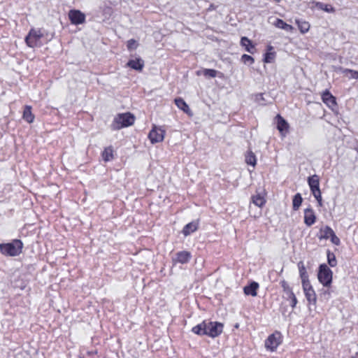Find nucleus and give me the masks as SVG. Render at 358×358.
Listing matches in <instances>:
<instances>
[{"mask_svg": "<svg viewBox=\"0 0 358 358\" xmlns=\"http://www.w3.org/2000/svg\"><path fill=\"white\" fill-rule=\"evenodd\" d=\"M198 229V222H192L187 224H186L183 229H182V234L185 236H187L192 233L196 231Z\"/></svg>", "mask_w": 358, "mask_h": 358, "instance_id": "19", "label": "nucleus"}, {"mask_svg": "<svg viewBox=\"0 0 358 358\" xmlns=\"http://www.w3.org/2000/svg\"><path fill=\"white\" fill-rule=\"evenodd\" d=\"M333 229L329 226H325L320 229V239H328L330 238L331 235L334 234Z\"/></svg>", "mask_w": 358, "mask_h": 358, "instance_id": "24", "label": "nucleus"}, {"mask_svg": "<svg viewBox=\"0 0 358 358\" xmlns=\"http://www.w3.org/2000/svg\"><path fill=\"white\" fill-rule=\"evenodd\" d=\"M191 253L187 251H180L176 253V257L173 258V264H186L191 259Z\"/></svg>", "mask_w": 358, "mask_h": 358, "instance_id": "11", "label": "nucleus"}, {"mask_svg": "<svg viewBox=\"0 0 358 358\" xmlns=\"http://www.w3.org/2000/svg\"><path fill=\"white\" fill-rule=\"evenodd\" d=\"M336 70L341 72L344 75L350 74L349 78L358 80V71L350 69H344L342 67H337Z\"/></svg>", "mask_w": 358, "mask_h": 358, "instance_id": "23", "label": "nucleus"}, {"mask_svg": "<svg viewBox=\"0 0 358 358\" xmlns=\"http://www.w3.org/2000/svg\"><path fill=\"white\" fill-rule=\"evenodd\" d=\"M282 343V335L280 332L275 331L271 334L265 341V348L271 351H275Z\"/></svg>", "mask_w": 358, "mask_h": 358, "instance_id": "6", "label": "nucleus"}, {"mask_svg": "<svg viewBox=\"0 0 358 358\" xmlns=\"http://www.w3.org/2000/svg\"><path fill=\"white\" fill-rule=\"evenodd\" d=\"M127 66L136 71H141L144 66V62L141 58L130 59Z\"/></svg>", "mask_w": 358, "mask_h": 358, "instance_id": "15", "label": "nucleus"}, {"mask_svg": "<svg viewBox=\"0 0 358 358\" xmlns=\"http://www.w3.org/2000/svg\"><path fill=\"white\" fill-rule=\"evenodd\" d=\"M80 358H83V357H80Z\"/></svg>", "mask_w": 358, "mask_h": 358, "instance_id": "39", "label": "nucleus"}, {"mask_svg": "<svg viewBox=\"0 0 358 358\" xmlns=\"http://www.w3.org/2000/svg\"><path fill=\"white\" fill-rule=\"evenodd\" d=\"M331 239V241L333 244L336 245H340V239L338 237H337V236L336 235V234L334 232V234H332L329 238Z\"/></svg>", "mask_w": 358, "mask_h": 358, "instance_id": "37", "label": "nucleus"}, {"mask_svg": "<svg viewBox=\"0 0 358 358\" xmlns=\"http://www.w3.org/2000/svg\"><path fill=\"white\" fill-rule=\"evenodd\" d=\"M327 261L328 264L331 267H334L337 264V260L335 255L329 250L327 251Z\"/></svg>", "mask_w": 358, "mask_h": 358, "instance_id": "32", "label": "nucleus"}, {"mask_svg": "<svg viewBox=\"0 0 358 358\" xmlns=\"http://www.w3.org/2000/svg\"><path fill=\"white\" fill-rule=\"evenodd\" d=\"M206 321L199 324L192 328V332L197 335H206Z\"/></svg>", "mask_w": 358, "mask_h": 358, "instance_id": "28", "label": "nucleus"}, {"mask_svg": "<svg viewBox=\"0 0 358 358\" xmlns=\"http://www.w3.org/2000/svg\"><path fill=\"white\" fill-rule=\"evenodd\" d=\"M295 22L301 34H305L309 31L310 25L308 22L296 19Z\"/></svg>", "mask_w": 358, "mask_h": 358, "instance_id": "26", "label": "nucleus"}, {"mask_svg": "<svg viewBox=\"0 0 358 358\" xmlns=\"http://www.w3.org/2000/svg\"><path fill=\"white\" fill-rule=\"evenodd\" d=\"M175 103L178 108L182 110L183 112L188 115H191V110L188 105L182 98H176L175 99Z\"/></svg>", "mask_w": 358, "mask_h": 358, "instance_id": "21", "label": "nucleus"}, {"mask_svg": "<svg viewBox=\"0 0 358 358\" xmlns=\"http://www.w3.org/2000/svg\"><path fill=\"white\" fill-rule=\"evenodd\" d=\"M241 60L245 64L247 63V62H250V64H253L254 61H255L253 57H252L251 56H250L248 55H245V54L242 55Z\"/></svg>", "mask_w": 358, "mask_h": 358, "instance_id": "35", "label": "nucleus"}, {"mask_svg": "<svg viewBox=\"0 0 358 358\" xmlns=\"http://www.w3.org/2000/svg\"><path fill=\"white\" fill-rule=\"evenodd\" d=\"M273 24L275 27L283 29L288 32H292L294 30V27L292 25L287 24L281 19H275V20L273 22Z\"/></svg>", "mask_w": 358, "mask_h": 358, "instance_id": "16", "label": "nucleus"}, {"mask_svg": "<svg viewBox=\"0 0 358 358\" xmlns=\"http://www.w3.org/2000/svg\"><path fill=\"white\" fill-rule=\"evenodd\" d=\"M302 287L306 298L309 303L316 304L317 297L315 290L309 280L302 282Z\"/></svg>", "mask_w": 358, "mask_h": 358, "instance_id": "9", "label": "nucleus"}, {"mask_svg": "<svg viewBox=\"0 0 358 358\" xmlns=\"http://www.w3.org/2000/svg\"><path fill=\"white\" fill-rule=\"evenodd\" d=\"M245 162L248 164L252 166L253 167L256 165L257 159L253 152H247V154L245 155Z\"/></svg>", "mask_w": 358, "mask_h": 358, "instance_id": "30", "label": "nucleus"}, {"mask_svg": "<svg viewBox=\"0 0 358 358\" xmlns=\"http://www.w3.org/2000/svg\"><path fill=\"white\" fill-rule=\"evenodd\" d=\"M241 45L245 48V50L251 53L254 54L255 52V45L252 43V41L245 36H243L241 39Z\"/></svg>", "mask_w": 358, "mask_h": 358, "instance_id": "17", "label": "nucleus"}, {"mask_svg": "<svg viewBox=\"0 0 358 358\" xmlns=\"http://www.w3.org/2000/svg\"><path fill=\"white\" fill-rule=\"evenodd\" d=\"M322 101L331 109H334L336 106V102L334 96H333L329 91H325L322 94Z\"/></svg>", "mask_w": 358, "mask_h": 358, "instance_id": "13", "label": "nucleus"}, {"mask_svg": "<svg viewBox=\"0 0 358 358\" xmlns=\"http://www.w3.org/2000/svg\"><path fill=\"white\" fill-rule=\"evenodd\" d=\"M134 121L135 117L131 113H119L114 117L110 127L113 130H120L124 127L132 125Z\"/></svg>", "mask_w": 358, "mask_h": 358, "instance_id": "1", "label": "nucleus"}, {"mask_svg": "<svg viewBox=\"0 0 358 358\" xmlns=\"http://www.w3.org/2000/svg\"><path fill=\"white\" fill-rule=\"evenodd\" d=\"M127 48L129 50H135L138 47V43L136 40L134 39H130L127 41Z\"/></svg>", "mask_w": 358, "mask_h": 358, "instance_id": "33", "label": "nucleus"}, {"mask_svg": "<svg viewBox=\"0 0 358 358\" xmlns=\"http://www.w3.org/2000/svg\"><path fill=\"white\" fill-rule=\"evenodd\" d=\"M252 203L255 206L262 208L266 203V199L263 194L257 193L255 195L252 196Z\"/></svg>", "mask_w": 358, "mask_h": 358, "instance_id": "18", "label": "nucleus"}, {"mask_svg": "<svg viewBox=\"0 0 358 358\" xmlns=\"http://www.w3.org/2000/svg\"><path fill=\"white\" fill-rule=\"evenodd\" d=\"M206 335L210 337H217L222 332L223 325L220 322L206 321Z\"/></svg>", "mask_w": 358, "mask_h": 358, "instance_id": "7", "label": "nucleus"}, {"mask_svg": "<svg viewBox=\"0 0 358 358\" xmlns=\"http://www.w3.org/2000/svg\"><path fill=\"white\" fill-rule=\"evenodd\" d=\"M103 159L105 162L110 161L113 159V150L111 147L105 148L102 153Z\"/></svg>", "mask_w": 358, "mask_h": 358, "instance_id": "29", "label": "nucleus"}, {"mask_svg": "<svg viewBox=\"0 0 358 358\" xmlns=\"http://www.w3.org/2000/svg\"><path fill=\"white\" fill-rule=\"evenodd\" d=\"M23 119L28 123H31L34 120V115L31 113V108L29 106H26L23 111Z\"/></svg>", "mask_w": 358, "mask_h": 358, "instance_id": "25", "label": "nucleus"}, {"mask_svg": "<svg viewBox=\"0 0 358 358\" xmlns=\"http://www.w3.org/2000/svg\"><path fill=\"white\" fill-rule=\"evenodd\" d=\"M22 249V243L20 240H15L12 243L0 245V250L2 254L8 256H17L20 255Z\"/></svg>", "mask_w": 358, "mask_h": 358, "instance_id": "2", "label": "nucleus"}, {"mask_svg": "<svg viewBox=\"0 0 358 358\" xmlns=\"http://www.w3.org/2000/svg\"><path fill=\"white\" fill-rule=\"evenodd\" d=\"M288 292H289V297L291 298L292 299V308H294L297 303V299H296V297L295 296L294 294L289 289H288Z\"/></svg>", "mask_w": 358, "mask_h": 358, "instance_id": "36", "label": "nucleus"}, {"mask_svg": "<svg viewBox=\"0 0 358 358\" xmlns=\"http://www.w3.org/2000/svg\"><path fill=\"white\" fill-rule=\"evenodd\" d=\"M302 203V197L299 193L294 195L292 201L293 209L296 210L299 209Z\"/></svg>", "mask_w": 358, "mask_h": 358, "instance_id": "31", "label": "nucleus"}, {"mask_svg": "<svg viewBox=\"0 0 358 358\" xmlns=\"http://www.w3.org/2000/svg\"><path fill=\"white\" fill-rule=\"evenodd\" d=\"M259 288V285L256 282H252L249 285L244 287V293L246 295H251L252 296H257V290Z\"/></svg>", "mask_w": 358, "mask_h": 358, "instance_id": "20", "label": "nucleus"}, {"mask_svg": "<svg viewBox=\"0 0 358 358\" xmlns=\"http://www.w3.org/2000/svg\"><path fill=\"white\" fill-rule=\"evenodd\" d=\"M203 75L206 76H209L211 78H215L217 76V71L214 69H204L203 71Z\"/></svg>", "mask_w": 358, "mask_h": 358, "instance_id": "34", "label": "nucleus"}, {"mask_svg": "<svg viewBox=\"0 0 358 358\" xmlns=\"http://www.w3.org/2000/svg\"><path fill=\"white\" fill-rule=\"evenodd\" d=\"M277 128L282 136H285L288 131L289 124L280 115L276 116Z\"/></svg>", "mask_w": 358, "mask_h": 358, "instance_id": "14", "label": "nucleus"}, {"mask_svg": "<svg viewBox=\"0 0 358 358\" xmlns=\"http://www.w3.org/2000/svg\"><path fill=\"white\" fill-rule=\"evenodd\" d=\"M308 182L311 192L318 202L320 206L322 205V194L320 189V179L317 175H313L308 178Z\"/></svg>", "mask_w": 358, "mask_h": 358, "instance_id": "5", "label": "nucleus"}, {"mask_svg": "<svg viewBox=\"0 0 358 358\" xmlns=\"http://www.w3.org/2000/svg\"><path fill=\"white\" fill-rule=\"evenodd\" d=\"M44 36V34L41 29H31L28 35L25 38L27 45L30 48H35L42 45L41 39Z\"/></svg>", "mask_w": 358, "mask_h": 358, "instance_id": "3", "label": "nucleus"}, {"mask_svg": "<svg viewBox=\"0 0 358 358\" xmlns=\"http://www.w3.org/2000/svg\"><path fill=\"white\" fill-rule=\"evenodd\" d=\"M274 58V54L272 52H267L265 55L264 62L266 63L271 62Z\"/></svg>", "mask_w": 358, "mask_h": 358, "instance_id": "38", "label": "nucleus"}, {"mask_svg": "<svg viewBox=\"0 0 358 358\" xmlns=\"http://www.w3.org/2000/svg\"><path fill=\"white\" fill-rule=\"evenodd\" d=\"M315 6L317 8L328 13H334L336 12L335 8L331 4H327L322 2H317L316 3Z\"/></svg>", "mask_w": 358, "mask_h": 358, "instance_id": "22", "label": "nucleus"}, {"mask_svg": "<svg viewBox=\"0 0 358 358\" xmlns=\"http://www.w3.org/2000/svg\"><path fill=\"white\" fill-rule=\"evenodd\" d=\"M69 17L73 24H81L85 21V15L79 10H71Z\"/></svg>", "mask_w": 358, "mask_h": 358, "instance_id": "10", "label": "nucleus"}, {"mask_svg": "<svg viewBox=\"0 0 358 358\" xmlns=\"http://www.w3.org/2000/svg\"><path fill=\"white\" fill-rule=\"evenodd\" d=\"M317 278L323 286L330 287L332 283L333 273L326 264H321L319 267Z\"/></svg>", "mask_w": 358, "mask_h": 358, "instance_id": "4", "label": "nucleus"}, {"mask_svg": "<svg viewBox=\"0 0 358 358\" xmlns=\"http://www.w3.org/2000/svg\"><path fill=\"white\" fill-rule=\"evenodd\" d=\"M298 268L299 271L300 277L301 279V282L309 280L308 275L307 274L306 269L303 262H299L298 263Z\"/></svg>", "mask_w": 358, "mask_h": 358, "instance_id": "27", "label": "nucleus"}, {"mask_svg": "<svg viewBox=\"0 0 358 358\" xmlns=\"http://www.w3.org/2000/svg\"><path fill=\"white\" fill-rule=\"evenodd\" d=\"M316 220V216L313 209L306 208L304 210V223L308 226L310 227L313 225Z\"/></svg>", "mask_w": 358, "mask_h": 358, "instance_id": "12", "label": "nucleus"}, {"mask_svg": "<svg viewBox=\"0 0 358 358\" xmlns=\"http://www.w3.org/2000/svg\"><path fill=\"white\" fill-rule=\"evenodd\" d=\"M165 130L161 127L153 125L148 134V138L152 144L163 141L165 136Z\"/></svg>", "mask_w": 358, "mask_h": 358, "instance_id": "8", "label": "nucleus"}]
</instances>
